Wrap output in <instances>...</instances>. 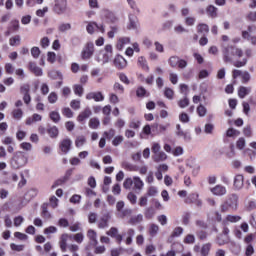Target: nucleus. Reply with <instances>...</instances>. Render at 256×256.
<instances>
[{
  "label": "nucleus",
  "instance_id": "obj_15",
  "mask_svg": "<svg viewBox=\"0 0 256 256\" xmlns=\"http://www.w3.org/2000/svg\"><path fill=\"white\" fill-rule=\"evenodd\" d=\"M133 185H134V189H136V191H141L143 189V187L145 186V183H143V180H141V178L139 176H135L133 178Z\"/></svg>",
  "mask_w": 256,
  "mask_h": 256
},
{
  "label": "nucleus",
  "instance_id": "obj_54",
  "mask_svg": "<svg viewBox=\"0 0 256 256\" xmlns=\"http://www.w3.org/2000/svg\"><path fill=\"white\" fill-rule=\"evenodd\" d=\"M246 19L248 21H251L252 23H255L256 22V11L248 12V14L246 15Z\"/></svg>",
  "mask_w": 256,
  "mask_h": 256
},
{
  "label": "nucleus",
  "instance_id": "obj_20",
  "mask_svg": "<svg viewBox=\"0 0 256 256\" xmlns=\"http://www.w3.org/2000/svg\"><path fill=\"white\" fill-rule=\"evenodd\" d=\"M206 13L207 15H209V17H211L212 19L217 18V7L213 6V5H209L206 8Z\"/></svg>",
  "mask_w": 256,
  "mask_h": 256
},
{
  "label": "nucleus",
  "instance_id": "obj_28",
  "mask_svg": "<svg viewBox=\"0 0 256 256\" xmlns=\"http://www.w3.org/2000/svg\"><path fill=\"white\" fill-rule=\"evenodd\" d=\"M93 55V45L88 46L87 49H85L82 52V59H89Z\"/></svg>",
  "mask_w": 256,
  "mask_h": 256
},
{
  "label": "nucleus",
  "instance_id": "obj_12",
  "mask_svg": "<svg viewBox=\"0 0 256 256\" xmlns=\"http://www.w3.org/2000/svg\"><path fill=\"white\" fill-rule=\"evenodd\" d=\"M244 182H245V178L243 177V175L241 174L236 175L234 178V188L237 191H241V189H243Z\"/></svg>",
  "mask_w": 256,
  "mask_h": 256
},
{
  "label": "nucleus",
  "instance_id": "obj_63",
  "mask_svg": "<svg viewBox=\"0 0 256 256\" xmlns=\"http://www.w3.org/2000/svg\"><path fill=\"white\" fill-rule=\"evenodd\" d=\"M20 147L23 149V151H31V149H33V145L29 142L21 143Z\"/></svg>",
  "mask_w": 256,
  "mask_h": 256
},
{
  "label": "nucleus",
  "instance_id": "obj_37",
  "mask_svg": "<svg viewBox=\"0 0 256 256\" xmlns=\"http://www.w3.org/2000/svg\"><path fill=\"white\" fill-rule=\"evenodd\" d=\"M50 119H51L54 123H59V121H61V116L59 115V112L52 111V112L50 113Z\"/></svg>",
  "mask_w": 256,
  "mask_h": 256
},
{
  "label": "nucleus",
  "instance_id": "obj_60",
  "mask_svg": "<svg viewBox=\"0 0 256 256\" xmlns=\"http://www.w3.org/2000/svg\"><path fill=\"white\" fill-rule=\"evenodd\" d=\"M123 187H124V189H131V187H133V179L126 178L123 183Z\"/></svg>",
  "mask_w": 256,
  "mask_h": 256
},
{
  "label": "nucleus",
  "instance_id": "obj_10",
  "mask_svg": "<svg viewBox=\"0 0 256 256\" xmlns=\"http://www.w3.org/2000/svg\"><path fill=\"white\" fill-rule=\"evenodd\" d=\"M111 57V55L102 50L98 53L96 60L98 61V63H102V65H105V63H109V61H111Z\"/></svg>",
  "mask_w": 256,
  "mask_h": 256
},
{
  "label": "nucleus",
  "instance_id": "obj_64",
  "mask_svg": "<svg viewBox=\"0 0 256 256\" xmlns=\"http://www.w3.org/2000/svg\"><path fill=\"white\" fill-rule=\"evenodd\" d=\"M10 31H19V21L14 20L11 22Z\"/></svg>",
  "mask_w": 256,
  "mask_h": 256
},
{
  "label": "nucleus",
  "instance_id": "obj_26",
  "mask_svg": "<svg viewBox=\"0 0 256 256\" xmlns=\"http://www.w3.org/2000/svg\"><path fill=\"white\" fill-rule=\"evenodd\" d=\"M216 243L218 245H227V243H229V236H224L223 234H220L217 238H216Z\"/></svg>",
  "mask_w": 256,
  "mask_h": 256
},
{
  "label": "nucleus",
  "instance_id": "obj_11",
  "mask_svg": "<svg viewBox=\"0 0 256 256\" xmlns=\"http://www.w3.org/2000/svg\"><path fill=\"white\" fill-rule=\"evenodd\" d=\"M86 99H88V101H91V99H94L96 102H99V101H104L105 96H103V93L101 92H90L86 95Z\"/></svg>",
  "mask_w": 256,
  "mask_h": 256
},
{
  "label": "nucleus",
  "instance_id": "obj_49",
  "mask_svg": "<svg viewBox=\"0 0 256 256\" xmlns=\"http://www.w3.org/2000/svg\"><path fill=\"white\" fill-rule=\"evenodd\" d=\"M29 91H31V86L29 84H23L21 87H20V93L22 95H27L29 94Z\"/></svg>",
  "mask_w": 256,
  "mask_h": 256
},
{
  "label": "nucleus",
  "instance_id": "obj_51",
  "mask_svg": "<svg viewBox=\"0 0 256 256\" xmlns=\"http://www.w3.org/2000/svg\"><path fill=\"white\" fill-rule=\"evenodd\" d=\"M181 235H183V228L182 227H176L172 234L171 237H181Z\"/></svg>",
  "mask_w": 256,
  "mask_h": 256
},
{
  "label": "nucleus",
  "instance_id": "obj_22",
  "mask_svg": "<svg viewBox=\"0 0 256 256\" xmlns=\"http://www.w3.org/2000/svg\"><path fill=\"white\" fill-rule=\"evenodd\" d=\"M47 133L51 139H55L59 136V129L57 126H53L47 129Z\"/></svg>",
  "mask_w": 256,
  "mask_h": 256
},
{
  "label": "nucleus",
  "instance_id": "obj_38",
  "mask_svg": "<svg viewBox=\"0 0 256 256\" xmlns=\"http://www.w3.org/2000/svg\"><path fill=\"white\" fill-rule=\"evenodd\" d=\"M100 125V122L97 118H91L89 120V127L90 129H97Z\"/></svg>",
  "mask_w": 256,
  "mask_h": 256
},
{
  "label": "nucleus",
  "instance_id": "obj_41",
  "mask_svg": "<svg viewBox=\"0 0 256 256\" xmlns=\"http://www.w3.org/2000/svg\"><path fill=\"white\" fill-rule=\"evenodd\" d=\"M119 233V229H117L116 227H111L109 229V231L106 232V234L109 236V237H112L113 239L116 238V236L118 235Z\"/></svg>",
  "mask_w": 256,
  "mask_h": 256
},
{
  "label": "nucleus",
  "instance_id": "obj_7",
  "mask_svg": "<svg viewBox=\"0 0 256 256\" xmlns=\"http://www.w3.org/2000/svg\"><path fill=\"white\" fill-rule=\"evenodd\" d=\"M93 115V112L91 111V108L86 107L77 117V121L79 123H83L85 119H89Z\"/></svg>",
  "mask_w": 256,
  "mask_h": 256
},
{
  "label": "nucleus",
  "instance_id": "obj_17",
  "mask_svg": "<svg viewBox=\"0 0 256 256\" xmlns=\"http://www.w3.org/2000/svg\"><path fill=\"white\" fill-rule=\"evenodd\" d=\"M152 159L155 163H161V161H165L167 159V154L163 151H160L157 154H154Z\"/></svg>",
  "mask_w": 256,
  "mask_h": 256
},
{
  "label": "nucleus",
  "instance_id": "obj_55",
  "mask_svg": "<svg viewBox=\"0 0 256 256\" xmlns=\"http://www.w3.org/2000/svg\"><path fill=\"white\" fill-rule=\"evenodd\" d=\"M124 141L123 136H116L113 141H112V145H114V147H119V145H121V143Z\"/></svg>",
  "mask_w": 256,
  "mask_h": 256
},
{
  "label": "nucleus",
  "instance_id": "obj_56",
  "mask_svg": "<svg viewBox=\"0 0 256 256\" xmlns=\"http://www.w3.org/2000/svg\"><path fill=\"white\" fill-rule=\"evenodd\" d=\"M184 243L191 245L193 243H195V236L193 234H188L185 238H184Z\"/></svg>",
  "mask_w": 256,
  "mask_h": 256
},
{
  "label": "nucleus",
  "instance_id": "obj_34",
  "mask_svg": "<svg viewBox=\"0 0 256 256\" xmlns=\"http://www.w3.org/2000/svg\"><path fill=\"white\" fill-rule=\"evenodd\" d=\"M9 43L11 47H15V45H19L21 43V36L16 35L14 37H11L9 40Z\"/></svg>",
  "mask_w": 256,
  "mask_h": 256
},
{
  "label": "nucleus",
  "instance_id": "obj_31",
  "mask_svg": "<svg viewBox=\"0 0 256 256\" xmlns=\"http://www.w3.org/2000/svg\"><path fill=\"white\" fill-rule=\"evenodd\" d=\"M141 221H143V215L138 214L137 216L130 218L129 223L130 225H137V223H141Z\"/></svg>",
  "mask_w": 256,
  "mask_h": 256
},
{
  "label": "nucleus",
  "instance_id": "obj_27",
  "mask_svg": "<svg viewBox=\"0 0 256 256\" xmlns=\"http://www.w3.org/2000/svg\"><path fill=\"white\" fill-rule=\"evenodd\" d=\"M87 143V138L83 135L77 136L75 140L76 147H83Z\"/></svg>",
  "mask_w": 256,
  "mask_h": 256
},
{
  "label": "nucleus",
  "instance_id": "obj_13",
  "mask_svg": "<svg viewBox=\"0 0 256 256\" xmlns=\"http://www.w3.org/2000/svg\"><path fill=\"white\" fill-rule=\"evenodd\" d=\"M211 193H213L214 195L221 197L223 195H226L227 193V188H225V186L223 185H216L215 187L211 188Z\"/></svg>",
  "mask_w": 256,
  "mask_h": 256
},
{
  "label": "nucleus",
  "instance_id": "obj_2",
  "mask_svg": "<svg viewBox=\"0 0 256 256\" xmlns=\"http://www.w3.org/2000/svg\"><path fill=\"white\" fill-rule=\"evenodd\" d=\"M10 165L12 169H21V167H25V165H27V157H25L23 152L17 151L11 158Z\"/></svg>",
  "mask_w": 256,
  "mask_h": 256
},
{
  "label": "nucleus",
  "instance_id": "obj_35",
  "mask_svg": "<svg viewBox=\"0 0 256 256\" xmlns=\"http://www.w3.org/2000/svg\"><path fill=\"white\" fill-rule=\"evenodd\" d=\"M131 213H133V211L129 208H126L123 209L121 212H118V215L121 219H125V217L131 216Z\"/></svg>",
  "mask_w": 256,
  "mask_h": 256
},
{
  "label": "nucleus",
  "instance_id": "obj_4",
  "mask_svg": "<svg viewBox=\"0 0 256 256\" xmlns=\"http://www.w3.org/2000/svg\"><path fill=\"white\" fill-rule=\"evenodd\" d=\"M53 11L57 15H63L67 11V0H55Z\"/></svg>",
  "mask_w": 256,
  "mask_h": 256
},
{
  "label": "nucleus",
  "instance_id": "obj_44",
  "mask_svg": "<svg viewBox=\"0 0 256 256\" xmlns=\"http://www.w3.org/2000/svg\"><path fill=\"white\" fill-rule=\"evenodd\" d=\"M178 107L181 109H185V107H189V98L185 97L184 99H180L178 101Z\"/></svg>",
  "mask_w": 256,
  "mask_h": 256
},
{
  "label": "nucleus",
  "instance_id": "obj_16",
  "mask_svg": "<svg viewBox=\"0 0 256 256\" xmlns=\"http://www.w3.org/2000/svg\"><path fill=\"white\" fill-rule=\"evenodd\" d=\"M250 93L251 87L240 86L238 89V96L240 97V99H245V97H247V95H249Z\"/></svg>",
  "mask_w": 256,
  "mask_h": 256
},
{
  "label": "nucleus",
  "instance_id": "obj_32",
  "mask_svg": "<svg viewBox=\"0 0 256 256\" xmlns=\"http://www.w3.org/2000/svg\"><path fill=\"white\" fill-rule=\"evenodd\" d=\"M138 65H140L142 69H145V71H149V66L147 65V60L145 59V57L140 56L138 58Z\"/></svg>",
  "mask_w": 256,
  "mask_h": 256
},
{
  "label": "nucleus",
  "instance_id": "obj_8",
  "mask_svg": "<svg viewBox=\"0 0 256 256\" xmlns=\"http://www.w3.org/2000/svg\"><path fill=\"white\" fill-rule=\"evenodd\" d=\"M114 66L117 69H125L127 67V60L121 55H117L114 59Z\"/></svg>",
  "mask_w": 256,
  "mask_h": 256
},
{
  "label": "nucleus",
  "instance_id": "obj_5",
  "mask_svg": "<svg viewBox=\"0 0 256 256\" xmlns=\"http://www.w3.org/2000/svg\"><path fill=\"white\" fill-rule=\"evenodd\" d=\"M175 134L177 135V137H183L184 141H186V142H189L192 139L191 133H189L187 131H183V129L181 128V124L176 125Z\"/></svg>",
  "mask_w": 256,
  "mask_h": 256
},
{
  "label": "nucleus",
  "instance_id": "obj_39",
  "mask_svg": "<svg viewBox=\"0 0 256 256\" xmlns=\"http://www.w3.org/2000/svg\"><path fill=\"white\" fill-rule=\"evenodd\" d=\"M168 63L170 65V67H177V65L179 64V57L178 56H172L169 58Z\"/></svg>",
  "mask_w": 256,
  "mask_h": 256
},
{
  "label": "nucleus",
  "instance_id": "obj_40",
  "mask_svg": "<svg viewBox=\"0 0 256 256\" xmlns=\"http://www.w3.org/2000/svg\"><path fill=\"white\" fill-rule=\"evenodd\" d=\"M197 113H198L199 117H205L207 115V108H205V106L200 104L197 107Z\"/></svg>",
  "mask_w": 256,
  "mask_h": 256
},
{
  "label": "nucleus",
  "instance_id": "obj_47",
  "mask_svg": "<svg viewBox=\"0 0 256 256\" xmlns=\"http://www.w3.org/2000/svg\"><path fill=\"white\" fill-rule=\"evenodd\" d=\"M197 29L198 33H209V25L207 24H199Z\"/></svg>",
  "mask_w": 256,
  "mask_h": 256
},
{
  "label": "nucleus",
  "instance_id": "obj_14",
  "mask_svg": "<svg viewBox=\"0 0 256 256\" xmlns=\"http://www.w3.org/2000/svg\"><path fill=\"white\" fill-rule=\"evenodd\" d=\"M71 140L70 139H64L60 143V149L62 153H69L71 151Z\"/></svg>",
  "mask_w": 256,
  "mask_h": 256
},
{
  "label": "nucleus",
  "instance_id": "obj_24",
  "mask_svg": "<svg viewBox=\"0 0 256 256\" xmlns=\"http://www.w3.org/2000/svg\"><path fill=\"white\" fill-rule=\"evenodd\" d=\"M87 237L88 239H90V241H92V243H95V245H97V232L93 229H89L87 231Z\"/></svg>",
  "mask_w": 256,
  "mask_h": 256
},
{
  "label": "nucleus",
  "instance_id": "obj_46",
  "mask_svg": "<svg viewBox=\"0 0 256 256\" xmlns=\"http://www.w3.org/2000/svg\"><path fill=\"white\" fill-rule=\"evenodd\" d=\"M97 213L95 212H89L88 214V223L93 224V223H97Z\"/></svg>",
  "mask_w": 256,
  "mask_h": 256
},
{
  "label": "nucleus",
  "instance_id": "obj_61",
  "mask_svg": "<svg viewBox=\"0 0 256 256\" xmlns=\"http://www.w3.org/2000/svg\"><path fill=\"white\" fill-rule=\"evenodd\" d=\"M12 115H13L14 119H21V117H23V110L15 109V110H13Z\"/></svg>",
  "mask_w": 256,
  "mask_h": 256
},
{
  "label": "nucleus",
  "instance_id": "obj_52",
  "mask_svg": "<svg viewBox=\"0 0 256 256\" xmlns=\"http://www.w3.org/2000/svg\"><path fill=\"white\" fill-rule=\"evenodd\" d=\"M245 144H246L245 138L241 137L237 140L236 147L237 149L243 150L245 149Z\"/></svg>",
  "mask_w": 256,
  "mask_h": 256
},
{
  "label": "nucleus",
  "instance_id": "obj_36",
  "mask_svg": "<svg viewBox=\"0 0 256 256\" xmlns=\"http://www.w3.org/2000/svg\"><path fill=\"white\" fill-rule=\"evenodd\" d=\"M129 7L133 10L136 11V13H141V10H139V7L137 6V2L135 0H126Z\"/></svg>",
  "mask_w": 256,
  "mask_h": 256
},
{
  "label": "nucleus",
  "instance_id": "obj_29",
  "mask_svg": "<svg viewBox=\"0 0 256 256\" xmlns=\"http://www.w3.org/2000/svg\"><path fill=\"white\" fill-rule=\"evenodd\" d=\"M97 27H99V24L96 22H90L87 27H86V31L87 33H89L90 35H93V33H95V29H97Z\"/></svg>",
  "mask_w": 256,
  "mask_h": 256
},
{
  "label": "nucleus",
  "instance_id": "obj_58",
  "mask_svg": "<svg viewBox=\"0 0 256 256\" xmlns=\"http://www.w3.org/2000/svg\"><path fill=\"white\" fill-rule=\"evenodd\" d=\"M74 93H75V95H78V97H82L83 96V86L74 85Z\"/></svg>",
  "mask_w": 256,
  "mask_h": 256
},
{
  "label": "nucleus",
  "instance_id": "obj_43",
  "mask_svg": "<svg viewBox=\"0 0 256 256\" xmlns=\"http://www.w3.org/2000/svg\"><path fill=\"white\" fill-rule=\"evenodd\" d=\"M42 217L44 219H51V213L47 210V204L42 205Z\"/></svg>",
  "mask_w": 256,
  "mask_h": 256
},
{
  "label": "nucleus",
  "instance_id": "obj_45",
  "mask_svg": "<svg viewBox=\"0 0 256 256\" xmlns=\"http://www.w3.org/2000/svg\"><path fill=\"white\" fill-rule=\"evenodd\" d=\"M10 248L12 249V251L21 252L25 249V245H23V244L17 245L15 243H11Z\"/></svg>",
  "mask_w": 256,
  "mask_h": 256
},
{
  "label": "nucleus",
  "instance_id": "obj_59",
  "mask_svg": "<svg viewBox=\"0 0 256 256\" xmlns=\"http://www.w3.org/2000/svg\"><path fill=\"white\" fill-rule=\"evenodd\" d=\"M127 199L130 201V203H132V205H135V203H137V195H135V193L133 192L128 193Z\"/></svg>",
  "mask_w": 256,
  "mask_h": 256
},
{
  "label": "nucleus",
  "instance_id": "obj_9",
  "mask_svg": "<svg viewBox=\"0 0 256 256\" xmlns=\"http://www.w3.org/2000/svg\"><path fill=\"white\" fill-rule=\"evenodd\" d=\"M110 219H111V213L107 212L106 214H104L102 218H100V221L98 222V228L106 229V227H109Z\"/></svg>",
  "mask_w": 256,
  "mask_h": 256
},
{
  "label": "nucleus",
  "instance_id": "obj_33",
  "mask_svg": "<svg viewBox=\"0 0 256 256\" xmlns=\"http://www.w3.org/2000/svg\"><path fill=\"white\" fill-rule=\"evenodd\" d=\"M210 251H211V243H206L201 248V255L207 256V255H209Z\"/></svg>",
  "mask_w": 256,
  "mask_h": 256
},
{
  "label": "nucleus",
  "instance_id": "obj_25",
  "mask_svg": "<svg viewBox=\"0 0 256 256\" xmlns=\"http://www.w3.org/2000/svg\"><path fill=\"white\" fill-rule=\"evenodd\" d=\"M133 237H135V230L133 228H129L127 230L126 245H131V243H133Z\"/></svg>",
  "mask_w": 256,
  "mask_h": 256
},
{
  "label": "nucleus",
  "instance_id": "obj_6",
  "mask_svg": "<svg viewBox=\"0 0 256 256\" xmlns=\"http://www.w3.org/2000/svg\"><path fill=\"white\" fill-rule=\"evenodd\" d=\"M28 69L33 73L36 77H41L43 75V69H41L35 62H29Z\"/></svg>",
  "mask_w": 256,
  "mask_h": 256
},
{
  "label": "nucleus",
  "instance_id": "obj_21",
  "mask_svg": "<svg viewBox=\"0 0 256 256\" xmlns=\"http://www.w3.org/2000/svg\"><path fill=\"white\" fill-rule=\"evenodd\" d=\"M42 117L39 114H33L32 117L26 119V125H33V123H37L41 121Z\"/></svg>",
  "mask_w": 256,
  "mask_h": 256
},
{
  "label": "nucleus",
  "instance_id": "obj_53",
  "mask_svg": "<svg viewBox=\"0 0 256 256\" xmlns=\"http://www.w3.org/2000/svg\"><path fill=\"white\" fill-rule=\"evenodd\" d=\"M57 99H59V96L55 92H51L48 96V101L51 104L57 103Z\"/></svg>",
  "mask_w": 256,
  "mask_h": 256
},
{
  "label": "nucleus",
  "instance_id": "obj_3",
  "mask_svg": "<svg viewBox=\"0 0 256 256\" xmlns=\"http://www.w3.org/2000/svg\"><path fill=\"white\" fill-rule=\"evenodd\" d=\"M239 201V196L232 194L229 198L221 205L222 213H227V211H237V203Z\"/></svg>",
  "mask_w": 256,
  "mask_h": 256
},
{
  "label": "nucleus",
  "instance_id": "obj_30",
  "mask_svg": "<svg viewBox=\"0 0 256 256\" xmlns=\"http://www.w3.org/2000/svg\"><path fill=\"white\" fill-rule=\"evenodd\" d=\"M241 132L235 128H229L226 132V137H239Z\"/></svg>",
  "mask_w": 256,
  "mask_h": 256
},
{
  "label": "nucleus",
  "instance_id": "obj_50",
  "mask_svg": "<svg viewBox=\"0 0 256 256\" xmlns=\"http://www.w3.org/2000/svg\"><path fill=\"white\" fill-rule=\"evenodd\" d=\"M164 95L167 99L173 100L175 92L171 88H165Z\"/></svg>",
  "mask_w": 256,
  "mask_h": 256
},
{
  "label": "nucleus",
  "instance_id": "obj_1",
  "mask_svg": "<svg viewBox=\"0 0 256 256\" xmlns=\"http://www.w3.org/2000/svg\"><path fill=\"white\" fill-rule=\"evenodd\" d=\"M222 53H223V60L225 63H231V61H233V57H238V59H241V57H243V50L235 46L224 47L222 49Z\"/></svg>",
  "mask_w": 256,
  "mask_h": 256
},
{
  "label": "nucleus",
  "instance_id": "obj_57",
  "mask_svg": "<svg viewBox=\"0 0 256 256\" xmlns=\"http://www.w3.org/2000/svg\"><path fill=\"white\" fill-rule=\"evenodd\" d=\"M70 107H72L75 111L81 109V101H79V100H72L70 102Z\"/></svg>",
  "mask_w": 256,
  "mask_h": 256
},
{
  "label": "nucleus",
  "instance_id": "obj_19",
  "mask_svg": "<svg viewBox=\"0 0 256 256\" xmlns=\"http://www.w3.org/2000/svg\"><path fill=\"white\" fill-rule=\"evenodd\" d=\"M69 234H62L61 240H60V249L65 253L67 251V239H69Z\"/></svg>",
  "mask_w": 256,
  "mask_h": 256
},
{
  "label": "nucleus",
  "instance_id": "obj_18",
  "mask_svg": "<svg viewBox=\"0 0 256 256\" xmlns=\"http://www.w3.org/2000/svg\"><path fill=\"white\" fill-rule=\"evenodd\" d=\"M128 43H131V39L129 37H122L119 38L116 47L119 51H121L125 45H128Z\"/></svg>",
  "mask_w": 256,
  "mask_h": 256
},
{
  "label": "nucleus",
  "instance_id": "obj_48",
  "mask_svg": "<svg viewBox=\"0 0 256 256\" xmlns=\"http://www.w3.org/2000/svg\"><path fill=\"white\" fill-rule=\"evenodd\" d=\"M242 83L246 84L249 83V81H251V74H249L248 71H244L242 72Z\"/></svg>",
  "mask_w": 256,
  "mask_h": 256
},
{
  "label": "nucleus",
  "instance_id": "obj_62",
  "mask_svg": "<svg viewBox=\"0 0 256 256\" xmlns=\"http://www.w3.org/2000/svg\"><path fill=\"white\" fill-rule=\"evenodd\" d=\"M226 220H228L230 223H237L238 221H241V216L228 215Z\"/></svg>",
  "mask_w": 256,
  "mask_h": 256
},
{
  "label": "nucleus",
  "instance_id": "obj_42",
  "mask_svg": "<svg viewBox=\"0 0 256 256\" xmlns=\"http://www.w3.org/2000/svg\"><path fill=\"white\" fill-rule=\"evenodd\" d=\"M31 55L34 59H39V55H41V50L39 47L34 46L31 48Z\"/></svg>",
  "mask_w": 256,
  "mask_h": 256
},
{
  "label": "nucleus",
  "instance_id": "obj_23",
  "mask_svg": "<svg viewBox=\"0 0 256 256\" xmlns=\"http://www.w3.org/2000/svg\"><path fill=\"white\" fill-rule=\"evenodd\" d=\"M48 77H50V79H60V81H63V74H61V72L56 71V70H52L48 73Z\"/></svg>",
  "mask_w": 256,
  "mask_h": 256
}]
</instances>
